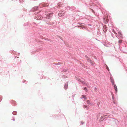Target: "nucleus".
<instances>
[{"label":"nucleus","mask_w":127,"mask_h":127,"mask_svg":"<svg viewBox=\"0 0 127 127\" xmlns=\"http://www.w3.org/2000/svg\"><path fill=\"white\" fill-rule=\"evenodd\" d=\"M118 34L120 37L122 36V34L121 32H118Z\"/></svg>","instance_id":"obj_8"},{"label":"nucleus","mask_w":127,"mask_h":127,"mask_svg":"<svg viewBox=\"0 0 127 127\" xmlns=\"http://www.w3.org/2000/svg\"><path fill=\"white\" fill-rule=\"evenodd\" d=\"M80 81L83 84H85L86 85V84L85 83V82H84L83 81Z\"/></svg>","instance_id":"obj_16"},{"label":"nucleus","mask_w":127,"mask_h":127,"mask_svg":"<svg viewBox=\"0 0 127 127\" xmlns=\"http://www.w3.org/2000/svg\"><path fill=\"white\" fill-rule=\"evenodd\" d=\"M111 81L112 85H114V82L113 79L112 78L111 79Z\"/></svg>","instance_id":"obj_6"},{"label":"nucleus","mask_w":127,"mask_h":127,"mask_svg":"<svg viewBox=\"0 0 127 127\" xmlns=\"http://www.w3.org/2000/svg\"><path fill=\"white\" fill-rule=\"evenodd\" d=\"M43 7L47 6L48 5V4L47 3H44L42 4Z\"/></svg>","instance_id":"obj_5"},{"label":"nucleus","mask_w":127,"mask_h":127,"mask_svg":"<svg viewBox=\"0 0 127 127\" xmlns=\"http://www.w3.org/2000/svg\"><path fill=\"white\" fill-rule=\"evenodd\" d=\"M122 40H120L118 41V42L119 43H121L122 42Z\"/></svg>","instance_id":"obj_15"},{"label":"nucleus","mask_w":127,"mask_h":127,"mask_svg":"<svg viewBox=\"0 0 127 127\" xmlns=\"http://www.w3.org/2000/svg\"><path fill=\"white\" fill-rule=\"evenodd\" d=\"M64 13V11H60L59 13V15L60 17H62L63 16Z\"/></svg>","instance_id":"obj_1"},{"label":"nucleus","mask_w":127,"mask_h":127,"mask_svg":"<svg viewBox=\"0 0 127 127\" xmlns=\"http://www.w3.org/2000/svg\"><path fill=\"white\" fill-rule=\"evenodd\" d=\"M84 89L86 91H88V90L87 88L86 87H85L84 88Z\"/></svg>","instance_id":"obj_14"},{"label":"nucleus","mask_w":127,"mask_h":127,"mask_svg":"<svg viewBox=\"0 0 127 127\" xmlns=\"http://www.w3.org/2000/svg\"><path fill=\"white\" fill-rule=\"evenodd\" d=\"M114 88L115 91V93H117V86L115 84L114 85Z\"/></svg>","instance_id":"obj_3"},{"label":"nucleus","mask_w":127,"mask_h":127,"mask_svg":"<svg viewBox=\"0 0 127 127\" xmlns=\"http://www.w3.org/2000/svg\"><path fill=\"white\" fill-rule=\"evenodd\" d=\"M103 30L104 31H106V26H104L103 27Z\"/></svg>","instance_id":"obj_7"},{"label":"nucleus","mask_w":127,"mask_h":127,"mask_svg":"<svg viewBox=\"0 0 127 127\" xmlns=\"http://www.w3.org/2000/svg\"><path fill=\"white\" fill-rule=\"evenodd\" d=\"M67 87H68V85H66V84L65 85V86H64V88H65V89H67Z\"/></svg>","instance_id":"obj_13"},{"label":"nucleus","mask_w":127,"mask_h":127,"mask_svg":"<svg viewBox=\"0 0 127 127\" xmlns=\"http://www.w3.org/2000/svg\"><path fill=\"white\" fill-rule=\"evenodd\" d=\"M81 25V26H80V27L82 28H83L84 27L82 25Z\"/></svg>","instance_id":"obj_17"},{"label":"nucleus","mask_w":127,"mask_h":127,"mask_svg":"<svg viewBox=\"0 0 127 127\" xmlns=\"http://www.w3.org/2000/svg\"><path fill=\"white\" fill-rule=\"evenodd\" d=\"M105 66H106L107 69L109 71V69L108 68V67L106 65H105Z\"/></svg>","instance_id":"obj_11"},{"label":"nucleus","mask_w":127,"mask_h":127,"mask_svg":"<svg viewBox=\"0 0 127 127\" xmlns=\"http://www.w3.org/2000/svg\"><path fill=\"white\" fill-rule=\"evenodd\" d=\"M83 107L84 108H86L87 109H88L89 108L88 107L85 105H84L83 106Z\"/></svg>","instance_id":"obj_9"},{"label":"nucleus","mask_w":127,"mask_h":127,"mask_svg":"<svg viewBox=\"0 0 127 127\" xmlns=\"http://www.w3.org/2000/svg\"><path fill=\"white\" fill-rule=\"evenodd\" d=\"M46 14L47 16H50V15H52L51 14H47V12L46 13Z\"/></svg>","instance_id":"obj_12"},{"label":"nucleus","mask_w":127,"mask_h":127,"mask_svg":"<svg viewBox=\"0 0 127 127\" xmlns=\"http://www.w3.org/2000/svg\"><path fill=\"white\" fill-rule=\"evenodd\" d=\"M87 103H88V104H91L90 103V101H89V100H88L87 101Z\"/></svg>","instance_id":"obj_10"},{"label":"nucleus","mask_w":127,"mask_h":127,"mask_svg":"<svg viewBox=\"0 0 127 127\" xmlns=\"http://www.w3.org/2000/svg\"><path fill=\"white\" fill-rule=\"evenodd\" d=\"M106 116L107 115H105L102 116L100 118V120L101 121H103L104 119L105 118V116Z\"/></svg>","instance_id":"obj_2"},{"label":"nucleus","mask_w":127,"mask_h":127,"mask_svg":"<svg viewBox=\"0 0 127 127\" xmlns=\"http://www.w3.org/2000/svg\"><path fill=\"white\" fill-rule=\"evenodd\" d=\"M81 98H84L85 99H87V98L86 97V95H82L81 97Z\"/></svg>","instance_id":"obj_4"}]
</instances>
